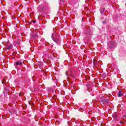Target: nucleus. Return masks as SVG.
<instances>
[{
  "mask_svg": "<svg viewBox=\"0 0 126 126\" xmlns=\"http://www.w3.org/2000/svg\"><path fill=\"white\" fill-rule=\"evenodd\" d=\"M90 35V32H88L87 33V36H89Z\"/></svg>",
  "mask_w": 126,
  "mask_h": 126,
  "instance_id": "0eeeda50",
  "label": "nucleus"
},
{
  "mask_svg": "<svg viewBox=\"0 0 126 126\" xmlns=\"http://www.w3.org/2000/svg\"><path fill=\"white\" fill-rule=\"evenodd\" d=\"M20 95H21V94H19V96H20Z\"/></svg>",
  "mask_w": 126,
  "mask_h": 126,
  "instance_id": "9d476101",
  "label": "nucleus"
},
{
  "mask_svg": "<svg viewBox=\"0 0 126 126\" xmlns=\"http://www.w3.org/2000/svg\"><path fill=\"white\" fill-rule=\"evenodd\" d=\"M120 124H124V122H122V121L120 122Z\"/></svg>",
  "mask_w": 126,
  "mask_h": 126,
  "instance_id": "6e6552de",
  "label": "nucleus"
},
{
  "mask_svg": "<svg viewBox=\"0 0 126 126\" xmlns=\"http://www.w3.org/2000/svg\"><path fill=\"white\" fill-rule=\"evenodd\" d=\"M51 38L53 41L55 42V43H57V44H58V43H60V36L56 34V33H52Z\"/></svg>",
  "mask_w": 126,
  "mask_h": 126,
  "instance_id": "f257e3e1",
  "label": "nucleus"
},
{
  "mask_svg": "<svg viewBox=\"0 0 126 126\" xmlns=\"http://www.w3.org/2000/svg\"><path fill=\"white\" fill-rule=\"evenodd\" d=\"M118 95L119 97H122V96H123V94H122V91H119Z\"/></svg>",
  "mask_w": 126,
  "mask_h": 126,
  "instance_id": "20e7f679",
  "label": "nucleus"
},
{
  "mask_svg": "<svg viewBox=\"0 0 126 126\" xmlns=\"http://www.w3.org/2000/svg\"><path fill=\"white\" fill-rule=\"evenodd\" d=\"M105 10V9L104 8L100 9V13L102 14V11H104Z\"/></svg>",
  "mask_w": 126,
  "mask_h": 126,
  "instance_id": "423d86ee",
  "label": "nucleus"
},
{
  "mask_svg": "<svg viewBox=\"0 0 126 126\" xmlns=\"http://www.w3.org/2000/svg\"><path fill=\"white\" fill-rule=\"evenodd\" d=\"M12 47H13L12 44H10L9 45H8L7 46V50H10L11 49H12Z\"/></svg>",
  "mask_w": 126,
  "mask_h": 126,
  "instance_id": "f03ea898",
  "label": "nucleus"
},
{
  "mask_svg": "<svg viewBox=\"0 0 126 126\" xmlns=\"http://www.w3.org/2000/svg\"><path fill=\"white\" fill-rule=\"evenodd\" d=\"M35 21H34V22H33V23H35Z\"/></svg>",
  "mask_w": 126,
  "mask_h": 126,
  "instance_id": "9b49d317",
  "label": "nucleus"
},
{
  "mask_svg": "<svg viewBox=\"0 0 126 126\" xmlns=\"http://www.w3.org/2000/svg\"><path fill=\"white\" fill-rule=\"evenodd\" d=\"M102 23H103V24H105V21L102 22Z\"/></svg>",
  "mask_w": 126,
  "mask_h": 126,
  "instance_id": "1a4fd4ad",
  "label": "nucleus"
},
{
  "mask_svg": "<svg viewBox=\"0 0 126 126\" xmlns=\"http://www.w3.org/2000/svg\"><path fill=\"white\" fill-rule=\"evenodd\" d=\"M22 63H23L22 62H16V65H22Z\"/></svg>",
  "mask_w": 126,
  "mask_h": 126,
  "instance_id": "7ed1b4c3",
  "label": "nucleus"
},
{
  "mask_svg": "<svg viewBox=\"0 0 126 126\" xmlns=\"http://www.w3.org/2000/svg\"><path fill=\"white\" fill-rule=\"evenodd\" d=\"M108 44H111V46L110 47H113L114 45H115V43L113 41L109 42Z\"/></svg>",
  "mask_w": 126,
  "mask_h": 126,
  "instance_id": "39448f33",
  "label": "nucleus"
}]
</instances>
